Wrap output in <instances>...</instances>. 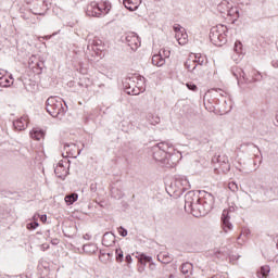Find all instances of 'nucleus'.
<instances>
[{
    "mask_svg": "<svg viewBox=\"0 0 278 278\" xmlns=\"http://www.w3.org/2000/svg\"><path fill=\"white\" fill-rule=\"evenodd\" d=\"M173 151H175L173 143L166 141L152 147L153 159L166 168H173L177 164V154L173 153Z\"/></svg>",
    "mask_w": 278,
    "mask_h": 278,
    "instance_id": "obj_1",
    "label": "nucleus"
},
{
    "mask_svg": "<svg viewBox=\"0 0 278 278\" xmlns=\"http://www.w3.org/2000/svg\"><path fill=\"white\" fill-rule=\"evenodd\" d=\"M185 211L192 214L195 218L210 214V211H206L201 202V198L194 191H189L185 194Z\"/></svg>",
    "mask_w": 278,
    "mask_h": 278,
    "instance_id": "obj_2",
    "label": "nucleus"
},
{
    "mask_svg": "<svg viewBox=\"0 0 278 278\" xmlns=\"http://www.w3.org/2000/svg\"><path fill=\"white\" fill-rule=\"evenodd\" d=\"M46 110L50 116L59 118V121H62L64 114H66V109H64L62 99L56 97L48 98L46 101Z\"/></svg>",
    "mask_w": 278,
    "mask_h": 278,
    "instance_id": "obj_3",
    "label": "nucleus"
},
{
    "mask_svg": "<svg viewBox=\"0 0 278 278\" xmlns=\"http://www.w3.org/2000/svg\"><path fill=\"white\" fill-rule=\"evenodd\" d=\"M210 40L215 47H223L227 43V26L218 25L211 28Z\"/></svg>",
    "mask_w": 278,
    "mask_h": 278,
    "instance_id": "obj_4",
    "label": "nucleus"
},
{
    "mask_svg": "<svg viewBox=\"0 0 278 278\" xmlns=\"http://www.w3.org/2000/svg\"><path fill=\"white\" fill-rule=\"evenodd\" d=\"M110 10H112V4L108 1L101 3L91 2L87 7L86 14L87 16H96L99 18L105 14H109Z\"/></svg>",
    "mask_w": 278,
    "mask_h": 278,
    "instance_id": "obj_5",
    "label": "nucleus"
},
{
    "mask_svg": "<svg viewBox=\"0 0 278 278\" xmlns=\"http://www.w3.org/2000/svg\"><path fill=\"white\" fill-rule=\"evenodd\" d=\"M135 79H137V86L135 87H131L130 85L129 87L126 86L127 94H131L132 97H136L141 92H144V76H137V77L129 78V81H136Z\"/></svg>",
    "mask_w": 278,
    "mask_h": 278,
    "instance_id": "obj_6",
    "label": "nucleus"
},
{
    "mask_svg": "<svg viewBox=\"0 0 278 278\" xmlns=\"http://www.w3.org/2000/svg\"><path fill=\"white\" fill-rule=\"evenodd\" d=\"M31 5V12L36 16H45V14H47V10H49L47 0H33Z\"/></svg>",
    "mask_w": 278,
    "mask_h": 278,
    "instance_id": "obj_7",
    "label": "nucleus"
},
{
    "mask_svg": "<svg viewBox=\"0 0 278 278\" xmlns=\"http://www.w3.org/2000/svg\"><path fill=\"white\" fill-rule=\"evenodd\" d=\"M212 164L215 168H222L223 173H229V157L225 154H218L212 157ZM219 165V166H216Z\"/></svg>",
    "mask_w": 278,
    "mask_h": 278,
    "instance_id": "obj_8",
    "label": "nucleus"
},
{
    "mask_svg": "<svg viewBox=\"0 0 278 278\" xmlns=\"http://www.w3.org/2000/svg\"><path fill=\"white\" fill-rule=\"evenodd\" d=\"M126 43L132 51H137V49L140 47V37L136 33H127L125 36Z\"/></svg>",
    "mask_w": 278,
    "mask_h": 278,
    "instance_id": "obj_9",
    "label": "nucleus"
},
{
    "mask_svg": "<svg viewBox=\"0 0 278 278\" xmlns=\"http://www.w3.org/2000/svg\"><path fill=\"white\" fill-rule=\"evenodd\" d=\"M231 73L233 77H236L238 84H250L249 78H247V74L244 73L243 68L238 66L231 67Z\"/></svg>",
    "mask_w": 278,
    "mask_h": 278,
    "instance_id": "obj_10",
    "label": "nucleus"
},
{
    "mask_svg": "<svg viewBox=\"0 0 278 278\" xmlns=\"http://www.w3.org/2000/svg\"><path fill=\"white\" fill-rule=\"evenodd\" d=\"M200 201L205 206L206 212H212V210H214V201H215V199L212 195V193L204 191L203 197L200 198Z\"/></svg>",
    "mask_w": 278,
    "mask_h": 278,
    "instance_id": "obj_11",
    "label": "nucleus"
},
{
    "mask_svg": "<svg viewBox=\"0 0 278 278\" xmlns=\"http://www.w3.org/2000/svg\"><path fill=\"white\" fill-rule=\"evenodd\" d=\"M231 217H229V211L224 210L223 214H222V227L225 231V233H228L229 231H231V229H233V224H231L230 220Z\"/></svg>",
    "mask_w": 278,
    "mask_h": 278,
    "instance_id": "obj_12",
    "label": "nucleus"
},
{
    "mask_svg": "<svg viewBox=\"0 0 278 278\" xmlns=\"http://www.w3.org/2000/svg\"><path fill=\"white\" fill-rule=\"evenodd\" d=\"M176 186L178 187L180 194H184L186 190H190V181L186 176H178L175 180Z\"/></svg>",
    "mask_w": 278,
    "mask_h": 278,
    "instance_id": "obj_13",
    "label": "nucleus"
},
{
    "mask_svg": "<svg viewBox=\"0 0 278 278\" xmlns=\"http://www.w3.org/2000/svg\"><path fill=\"white\" fill-rule=\"evenodd\" d=\"M27 125H29V117L27 115H23L21 118L13 122V127L17 131H25V129H27Z\"/></svg>",
    "mask_w": 278,
    "mask_h": 278,
    "instance_id": "obj_14",
    "label": "nucleus"
},
{
    "mask_svg": "<svg viewBox=\"0 0 278 278\" xmlns=\"http://www.w3.org/2000/svg\"><path fill=\"white\" fill-rule=\"evenodd\" d=\"M54 174L59 179H66L68 176V169L64 166V161H60L56 167L54 168Z\"/></svg>",
    "mask_w": 278,
    "mask_h": 278,
    "instance_id": "obj_15",
    "label": "nucleus"
},
{
    "mask_svg": "<svg viewBox=\"0 0 278 278\" xmlns=\"http://www.w3.org/2000/svg\"><path fill=\"white\" fill-rule=\"evenodd\" d=\"M185 68H187V71H189V73H193V75H199V72L201 71L199 68V65L193 61L192 56H190L185 62Z\"/></svg>",
    "mask_w": 278,
    "mask_h": 278,
    "instance_id": "obj_16",
    "label": "nucleus"
},
{
    "mask_svg": "<svg viewBox=\"0 0 278 278\" xmlns=\"http://www.w3.org/2000/svg\"><path fill=\"white\" fill-rule=\"evenodd\" d=\"M123 3L125 9L129 10V12H136L140 7V3H142V0H123Z\"/></svg>",
    "mask_w": 278,
    "mask_h": 278,
    "instance_id": "obj_17",
    "label": "nucleus"
},
{
    "mask_svg": "<svg viewBox=\"0 0 278 278\" xmlns=\"http://www.w3.org/2000/svg\"><path fill=\"white\" fill-rule=\"evenodd\" d=\"M116 242V236L112 232H105L102 238L103 247H112Z\"/></svg>",
    "mask_w": 278,
    "mask_h": 278,
    "instance_id": "obj_18",
    "label": "nucleus"
},
{
    "mask_svg": "<svg viewBox=\"0 0 278 278\" xmlns=\"http://www.w3.org/2000/svg\"><path fill=\"white\" fill-rule=\"evenodd\" d=\"M175 38L178 45H180L181 47H184V45H188V33H186V29H182L181 31L176 34Z\"/></svg>",
    "mask_w": 278,
    "mask_h": 278,
    "instance_id": "obj_19",
    "label": "nucleus"
},
{
    "mask_svg": "<svg viewBox=\"0 0 278 278\" xmlns=\"http://www.w3.org/2000/svg\"><path fill=\"white\" fill-rule=\"evenodd\" d=\"M152 64L153 66H164V64H166V60L162 55V52H159L152 56Z\"/></svg>",
    "mask_w": 278,
    "mask_h": 278,
    "instance_id": "obj_20",
    "label": "nucleus"
},
{
    "mask_svg": "<svg viewBox=\"0 0 278 278\" xmlns=\"http://www.w3.org/2000/svg\"><path fill=\"white\" fill-rule=\"evenodd\" d=\"M157 260L161 262V264H170L173 262V256L168 252H161L157 255Z\"/></svg>",
    "mask_w": 278,
    "mask_h": 278,
    "instance_id": "obj_21",
    "label": "nucleus"
},
{
    "mask_svg": "<svg viewBox=\"0 0 278 278\" xmlns=\"http://www.w3.org/2000/svg\"><path fill=\"white\" fill-rule=\"evenodd\" d=\"M193 61L198 65V68L201 71L202 66L207 63V59L202 54H193Z\"/></svg>",
    "mask_w": 278,
    "mask_h": 278,
    "instance_id": "obj_22",
    "label": "nucleus"
},
{
    "mask_svg": "<svg viewBox=\"0 0 278 278\" xmlns=\"http://www.w3.org/2000/svg\"><path fill=\"white\" fill-rule=\"evenodd\" d=\"M192 263H184L180 267V270L182 275H187L186 278L190 277L192 275Z\"/></svg>",
    "mask_w": 278,
    "mask_h": 278,
    "instance_id": "obj_23",
    "label": "nucleus"
},
{
    "mask_svg": "<svg viewBox=\"0 0 278 278\" xmlns=\"http://www.w3.org/2000/svg\"><path fill=\"white\" fill-rule=\"evenodd\" d=\"M30 138H33V140H42V138H45V131L34 128L30 131Z\"/></svg>",
    "mask_w": 278,
    "mask_h": 278,
    "instance_id": "obj_24",
    "label": "nucleus"
},
{
    "mask_svg": "<svg viewBox=\"0 0 278 278\" xmlns=\"http://www.w3.org/2000/svg\"><path fill=\"white\" fill-rule=\"evenodd\" d=\"M94 47L98 48H103V41H101L100 39H94V40H89L88 46H87V50L90 52V49L94 50Z\"/></svg>",
    "mask_w": 278,
    "mask_h": 278,
    "instance_id": "obj_25",
    "label": "nucleus"
},
{
    "mask_svg": "<svg viewBox=\"0 0 278 278\" xmlns=\"http://www.w3.org/2000/svg\"><path fill=\"white\" fill-rule=\"evenodd\" d=\"M77 199H79V194L77 193H71L65 195V203L67 205H73V203H75L77 201Z\"/></svg>",
    "mask_w": 278,
    "mask_h": 278,
    "instance_id": "obj_26",
    "label": "nucleus"
},
{
    "mask_svg": "<svg viewBox=\"0 0 278 278\" xmlns=\"http://www.w3.org/2000/svg\"><path fill=\"white\" fill-rule=\"evenodd\" d=\"M14 81H11L8 76L0 78V88H10Z\"/></svg>",
    "mask_w": 278,
    "mask_h": 278,
    "instance_id": "obj_27",
    "label": "nucleus"
},
{
    "mask_svg": "<svg viewBox=\"0 0 278 278\" xmlns=\"http://www.w3.org/2000/svg\"><path fill=\"white\" fill-rule=\"evenodd\" d=\"M231 7H229V2L223 1L218 4L217 10H219L222 13L229 12Z\"/></svg>",
    "mask_w": 278,
    "mask_h": 278,
    "instance_id": "obj_28",
    "label": "nucleus"
},
{
    "mask_svg": "<svg viewBox=\"0 0 278 278\" xmlns=\"http://www.w3.org/2000/svg\"><path fill=\"white\" fill-rule=\"evenodd\" d=\"M233 51H235L236 55H238V58H242V42L236 41Z\"/></svg>",
    "mask_w": 278,
    "mask_h": 278,
    "instance_id": "obj_29",
    "label": "nucleus"
},
{
    "mask_svg": "<svg viewBox=\"0 0 278 278\" xmlns=\"http://www.w3.org/2000/svg\"><path fill=\"white\" fill-rule=\"evenodd\" d=\"M77 149V144L75 143H64V151L70 155H73V151Z\"/></svg>",
    "mask_w": 278,
    "mask_h": 278,
    "instance_id": "obj_30",
    "label": "nucleus"
},
{
    "mask_svg": "<svg viewBox=\"0 0 278 278\" xmlns=\"http://www.w3.org/2000/svg\"><path fill=\"white\" fill-rule=\"evenodd\" d=\"M83 251H85V253H94V251H97V245H94V243L85 244Z\"/></svg>",
    "mask_w": 278,
    "mask_h": 278,
    "instance_id": "obj_31",
    "label": "nucleus"
},
{
    "mask_svg": "<svg viewBox=\"0 0 278 278\" xmlns=\"http://www.w3.org/2000/svg\"><path fill=\"white\" fill-rule=\"evenodd\" d=\"M152 261H153V258L151 256H147V254H141L139 257V262L143 266H147V264H150V262H152Z\"/></svg>",
    "mask_w": 278,
    "mask_h": 278,
    "instance_id": "obj_32",
    "label": "nucleus"
},
{
    "mask_svg": "<svg viewBox=\"0 0 278 278\" xmlns=\"http://www.w3.org/2000/svg\"><path fill=\"white\" fill-rule=\"evenodd\" d=\"M198 139L203 144H207V142H210V135H207L206 132H200Z\"/></svg>",
    "mask_w": 278,
    "mask_h": 278,
    "instance_id": "obj_33",
    "label": "nucleus"
},
{
    "mask_svg": "<svg viewBox=\"0 0 278 278\" xmlns=\"http://www.w3.org/2000/svg\"><path fill=\"white\" fill-rule=\"evenodd\" d=\"M115 260L116 262L122 263L125 260V255L123 254V250L122 249H116L115 251Z\"/></svg>",
    "mask_w": 278,
    "mask_h": 278,
    "instance_id": "obj_34",
    "label": "nucleus"
},
{
    "mask_svg": "<svg viewBox=\"0 0 278 278\" xmlns=\"http://www.w3.org/2000/svg\"><path fill=\"white\" fill-rule=\"evenodd\" d=\"M38 62V58L36 55H31L28 59V66L29 68H36V63Z\"/></svg>",
    "mask_w": 278,
    "mask_h": 278,
    "instance_id": "obj_35",
    "label": "nucleus"
},
{
    "mask_svg": "<svg viewBox=\"0 0 278 278\" xmlns=\"http://www.w3.org/2000/svg\"><path fill=\"white\" fill-rule=\"evenodd\" d=\"M90 51L92 52V53H91L92 58H94V55H97L98 58H100L101 51H103V48L93 47V49H90Z\"/></svg>",
    "mask_w": 278,
    "mask_h": 278,
    "instance_id": "obj_36",
    "label": "nucleus"
},
{
    "mask_svg": "<svg viewBox=\"0 0 278 278\" xmlns=\"http://www.w3.org/2000/svg\"><path fill=\"white\" fill-rule=\"evenodd\" d=\"M152 116H153V114L148 115V121H149L150 125H157L160 123V117L155 116L154 119H151Z\"/></svg>",
    "mask_w": 278,
    "mask_h": 278,
    "instance_id": "obj_37",
    "label": "nucleus"
},
{
    "mask_svg": "<svg viewBox=\"0 0 278 278\" xmlns=\"http://www.w3.org/2000/svg\"><path fill=\"white\" fill-rule=\"evenodd\" d=\"M268 273H270V266L265 265L261 267V275H263V277H266Z\"/></svg>",
    "mask_w": 278,
    "mask_h": 278,
    "instance_id": "obj_38",
    "label": "nucleus"
},
{
    "mask_svg": "<svg viewBox=\"0 0 278 278\" xmlns=\"http://www.w3.org/2000/svg\"><path fill=\"white\" fill-rule=\"evenodd\" d=\"M111 194H112V197H114V199H123V192L122 191L112 189Z\"/></svg>",
    "mask_w": 278,
    "mask_h": 278,
    "instance_id": "obj_39",
    "label": "nucleus"
},
{
    "mask_svg": "<svg viewBox=\"0 0 278 278\" xmlns=\"http://www.w3.org/2000/svg\"><path fill=\"white\" fill-rule=\"evenodd\" d=\"M188 90H192L193 92H197V90H199V88L197 87V85L194 83H187L186 84Z\"/></svg>",
    "mask_w": 278,
    "mask_h": 278,
    "instance_id": "obj_40",
    "label": "nucleus"
},
{
    "mask_svg": "<svg viewBox=\"0 0 278 278\" xmlns=\"http://www.w3.org/2000/svg\"><path fill=\"white\" fill-rule=\"evenodd\" d=\"M228 188L231 190V192H238V184L236 182H229Z\"/></svg>",
    "mask_w": 278,
    "mask_h": 278,
    "instance_id": "obj_41",
    "label": "nucleus"
},
{
    "mask_svg": "<svg viewBox=\"0 0 278 278\" xmlns=\"http://www.w3.org/2000/svg\"><path fill=\"white\" fill-rule=\"evenodd\" d=\"M117 231H118L119 236H122V238H127V229L123 228V226L117 228Z\"/></svg>",
    "mask_w": 278,
    "mask_h": 278,
    "instance_id": "obj_42",
    "label": "nucleus"
},
{
    "mask_svg": "<svg viewBox=\"0 0 278 278\" xmlns=\"http://www.w3.org/2000/svg\"><path fill=\"white\" fill-rule=\"evenodd\" d=\"M159 52L162 53V56L164 58V60H166V58H170V52H169V50L161 49Z\"/></svg>",
    "mask_w": 278,
    "mask_h": 278,
    "instance_id": "obj_43",
    "label": "nucleus"
},
{
    "mask_svg": "<svg viewBox=\"0 0 278 278\" xmlns=\"http://www.w3.org/2000/svg\"><path fill=\"white\" fill-rule=\"evenodd\" d=\"M39 226L38 222H31L27 224V229H36Z\"/></svg>",
    "mask_w": 278,
    "mask_h": 278,
    "instance_id": "obj_44",
    "label": "nucleus"
},
{
    "mask_svg": "<svg viewBox=\"0 0 278 278\" xmlns=\"http://www.w3.org/2000/svg\"><path fill=\"white\" fill-rule=\"evenodd\" d=\"M103 257H106L108 260H110L112 257L111 253H100L99 260L100 262H103Z\"/></svg>",
    "mask_w": 278,
    "mask_h": 278,
    "instance_id": "obj_45",
    "label": "nucleus"
},
{
    "mask_svg": "<svg viewBox=\"0 0 278 278\" xmlns=\"http://www.w3.org/2000/svg\"><path fill=\"white\" fill-rule=\"evenodd\" d=\"M182 29H186V28L181 27L180 25L174 26L175 36H176V34H178V33L181 31Z\"/></svg>",
    "mask_w": 278,
    "mask_h": 278,
    "instance_id": "obj_46",
    "label": "nucleus"
},
{
    "mask_svg": "<svg viewBox=\"0 0 278 278\" xmlns=\"http://www.w3.org/2000/svg\"><path fill=\"white\" fill-rule=\"evenodd\" d=\"M45 63L40 62V61H37L35 63V68H39V71H42V66H43Z\"/></svg>",
    "mask_w": 278,
    "mask_h": 278,
    "instance_id": "obj_47",
    "label": "nucleus"
},
{
    "mask_svg": "<svg viewBox=\"0 0 278 278\" xmlns=\"http://www.w3.org/2000/svg\"><path fill=\"white\" fill-rule=\"evenodd\" d=\"M8 75V71L5 70H0V79H2L3 77H5Z\"/></svg>",
    "mask_w": 278,
    "mask_h": 278,
    "instance_id": "obj_48",
    "label": "nucleus"
},
{
    "mask_svg": "<svg viewBox=\"0 0 278 278\" xmlns=\"http://www.w3.org/2000/svg\"><path fill=\"white\" fill-rule=\"evenodd\" d=\"M125 262H127V264H131V254H127L125 256Z\"/></svg>",
    "mask_w": 278,
    "mask_h": 278,
    "instance_id": "obj_49",
    "label": "nucleus"
},
{
    "mask_svg": "<svg viewBox=\"0 0 278 278\" xmlns=\"http://www.w3.org/2000/svg\"><path fill=\"white\" fill-rule=\"evenodd\" d=\"M149 264H150L149 265L150 270H155V263H153V261H151Z\"/></svg>",
    "mask_w": 278,
    "mask_h": 278,
    "instance_id": "obj_50",
    "label": "nucleus"
},
{
    "mask_svg": "<svg viewBox=\"0 0 278 278\" xmlns=\"http://www.w3.org/2000/svg\"><path fill=\"white\" fill-rule=\"evenodd\" d=\"M271 66H273L274 68H278V61H273V62H271Z\"/></svg>",
    "mask_w": 278,
    "mask_h": 278,
    "instance_id": "obj_51",
    "label": "nucleus"
},
{
    "mask_svg": "<svg viewBox=\"0 0 278 278\" xmlns=\"http://www.w3.org/2000/svg\"><path fill=\"white\" fill-rule=\"evenodd\" d=\"M46 220H47V215H41V222L46 223Z\"/></svg>",
    "mask_w": 278,
    "mask_h": 278,
    "instance_id": "obj_52",
    "label": "nucleus"
},
{
    "mask_svg": "<svg viewBox=\"0 0 278 278\" xmlns=\"http://www.w3.org/2000/svg\"><path fill=\"white\" fill-rule=\"evenodd\" d=\"M103 264H108V262H110V258H108V257H103Z\"/></svg>",
    "mask_w": 278,
    "mask_h": 278,
    "instance_id": "obj_53",
    "label": "nucleus"
},
{
    "mask_svg": "<svg viewBox=\"0 0 278 278\" xmlns=\"http://www.w3.org/2000/svg\"><path fill=\"white\" fill-rule=\"evenodd\" d=\"M249 233H251L250 230H244V231H243V236H249Z\"/></svg>",
    "mask_w": 278,
    "mask_h": 278,
    "instance_id": "obj_54",
    "label": "nucleus"
},
{
    "mask_svg": "<svg viewBox=\"0 0 278 278\" xmlns=\"http://www.w3.org/2000/svg\"><path fill=\"white\" fill-rule=\"evenodd\" d=\"M220 93V97H225V94H227V93H225V91H222L220 89L218 90Z\"/></svg>",
    "mask_w": 278,
    "mask_h": 278,
    "instance_id": "obj_55",
    "label": "nucleus"
},
{
    "mask_svg": "<svg viewBox=\"0 0 278 278\" xmlns=\"http://www.w3.org/2000/svg\"><path fill=\"white\" fill-rule=\"evenodd\" d=\"M84 238H85V240H90V236L89 235H85Z\"/></svg>",
    "mask_w": 278,
    "mask_h": 278,
    "instance_id": "obj_56",
    "label": "nucleus"
},
{
    "mask_svg": "<svg viewBox=\"0 0 278 278\" xmlns=\"http://www.w3.org/2000/svg\"><path fill=\"white\" fill-rule=\"evenodd\" d=\"M9 79H11L12 81H14V76L10 75Z\"/></svg>",
    "mask_w": 278,
    "mask_h": 278,
    "instance_id": "obj_57",
    "label": "nucleus"
},
{
    "mask_svg": "<svg viewBox=\"0 0 278 278\" xmlns=\"http://www.w3.org/2000/svg\"><path fill=\"white\" fill-rule=\"evenodd\" d=\"M232 59H233L235 62H238V58H236V55L232 56Z\"/></svg>",
    "mask_w": 278,
    "mask_h": 278,
    "instance_id": "obj_58",
    "label": "nucleus"
},
{
    "mask_svg": "<svg viewBox=\"0 0 278 278\" xmlns=\"http://www.w3.org/2000/svg\"><path fill=\"white\" fill-rule=\"evenodd\" d=\"M227 110V112H231V106H229L228 109H226Z\"/></svg>",
    "mask_w": 278,
    "mask_h": 278,
    "instance_id": "obj_59",
    "label": "nucleus"
},
{
    "mask_svg": "<svg viewBox=\"0 0 278 278\" xmlns=\"http://www.w3.org/2000/svg\"><path fill=\"white\" fill-rule=\"evenodd\" d=\"M80 154H81V150H78L77 155H80Z\"/></svg>",
    "mask_w": 278,
    "mask_h": 278,
    "instance_id": "obj_60",
    "label": "nucleus"
},
{
    "mask_svg": "<svg viewBox=\"0 0 278 278\" xmlns=\"http://www.w3.org/2000/svg\"><path fill=\"white\" fill-rule=\"evenodd\" d=\"M240 238H242V235H240V236L238 237V240H240Z\"/></svg>",
    "mask_w": 278,
    "mask_h": 278,
    "instance_id": "obj_61",
    "label": "nucleus"
},
{
    "mask_svg": "<svg viewBox=\"0 0 278 278\" xmlns=\"http://www.w3.org/2000/svg\"><path fill=\"white\" fill-rule=\"evenodd\" d=\"M224 103H227V100H224Z\"/></svg>",
    "mask_w": 278,
    "mask_h": 278,
    "instance_id": "obj_62",
    "label": "nucleus"
},
{
    "mask_svg": "<svg viewBox=\"0 0 278 278\" xmlns=\"http://www.w3.org/2000/svg\"><path fill=\"white\" fill-rule=\"evenodd\" d=\"M52 244H56V243H55V241H54V242H52Z\"/></svg>",
    "mask_w": 278,
    "mask_h": 278,
    "instance_id": "obj_63",
    "label": "nucleus"
},
{
    "mask_svg": "<svg viewBox=\"0 0 278 278\" xmlns=\"http://www.w3.org/2000/svg\"><path fill=\"white\" fill-rule=\"evenodd\" d=\"M52 244H56V243H55V241H54V242H52Z\"/></svg>",
    "mask_w": 278,
    "mask_h": 278,
    "instance_id": "obj_64",
    "label": "nucleus"
}]
</instances>
